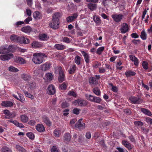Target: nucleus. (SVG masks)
Masks as SVG:
<instances>
[{
  "label": "nucleus",
  "mask_w": 152,
  "mask_h": 152,
  "mask_svg": "<svg viewBox=\"0 0 152 152\" xmlns=\"http://www.w3.org/2000/svg\"><path fill=\"white\" fill-rule=\"evenodd\" d=\"M85 124L83 123V119H79L75 125V127L79 129H83L85 127Z\"/></svg>",
  "instance_id": "obj_11"
},
{
  "label": "nucleus",
  "mask_w": 152,
  "mask_h": 152,
  "mask_svg": "<svg viewBox=\"0 0 152 152\" xmlns=\"http://www.w3.org/2000/svg\"><path fill=\"white\" fill-rule=\"evenodd\" d=\"M26 14L28 16H30L31 15V10L29 9H27L26 10Z\"/></svg>",
  "instance_id": "obj_63"
},
{
  "label": "nucleus",
  "mask_w": 152,
  "mask_h": 152,
  "mask_svg": "<svg viewBox=\"0 0 152 152\" xmlns=\"http://www.w3.org/2000/svg\"><path fill=\"white\" fill-rule=\"evenodd\" d=\"M17 42L21 44H28L30 42V41L28 39L24 36H19Z\"/></svg>",
  "instance_id": "obj_9"
},
{
  "label": "nucleus",
  "mask_w": 152,
  "mask_h": 152,
  "mask_svg": "<svg viewBox=\"0 0 152 152\" xmlns=\"http://www.w3.org/2000/svg\"><path fill=\"white\" fill-rule=\"evenodd\" d=\"M24 92L26 95V96L30 98L31 99H32L34 98V96L32 95L31 94L28 93L27 91H24Z\"/></svg>",
  "instance_id": "obj_48"
},
{
  "label": "nucleus",
  "mask_w": 152,
  "mask_h": 152,
  "mask_svg": "<svg viewBox=\"0 0 152 152\" xmlns=\"http://www.w3.org/2000/svg\"><path fill=\"white\" fill-rule=\"evenodd\" d=\"M21 30L26 33H29L32 31V28L30 26H27L22 28Z\"/></svg>",
  "instance_id": "obj_20"
},
{
  "label": "nucleus",
  "mask_w": 152,
  "mask_h": 152,
  "mask_svg": "<svg viewBox=\"0 0 152 152\" xmlns=\"http://www.w3.org/2000/svg\"><path fill=\"white\" fill-rule=\"evenodd\" d=\"M135 74V72L131 70L127 71L125 72V74L127 77L134 76Z\"/></svg>",
  "instance_id": "obj_30"
},
{
  "label": "nucleus",
  "mask_w": 152,
  "mask_h": 152,
  "mask_svg": "<svg viewBox=\"0 0 152 152\" xmlns=\"http://www.w3.org/2000/svg\"><path fill=\"white\" fill-rule=\"evenodd\" d=\"M104 47L103 46L97 49L96 53L99 55H101L102 52L104 50Z\"/></svg>",
  "instance_id": "obj_44"
},
{
  "label": "nucleus",
  "mask_w": 152,
  "mask_h": 152,
  "mask_svg": "<svg viewBox=\"0 0 152 152\" xmlns=\"http://www.w3.org/2000/svg\"><path fill=\"white\" fill-rule=\"evenodd\" d=\"M73 104L75 106L78 105L81 107H84L87 105L88 102L85 100L78 99L75 101L73 102Z\"/></svg>",
  "instance_id": "obj_5"
},
{
  "label": "nucleus",
  "mask_w": 152,
  "mask_h": 152,
  "mask_svg": "<svg viewBox=\"0 0 152 152\" xmlns=\"http://www.w3.org/2000/svg\"><path fill=\"white\" fill-rule=\"evenodd\" d=\"M20 119L21 121L23 123L27 122L28 120V118L25 115H20Z\"/></svg>",
  "instance_id": "obj_28"
},
{
  "label": "nucleus",
  "mask_w": 152,
  "mask_h": 152,
  "mask_svg": "<svg viewBox=\"0 0 152 152\" xmlns=\"http://www.w3.org/2000/svg\"><path fill=\"white\" fill-rule=\"evenodd\" d=\"M8 70L10 72H17L18 71V70L17 68L11 66L9 67Z\"/></svg>",
  "instance_id": "obj_42"
},
{
  "label": "nucleus",
  "mask_w": 152,
  "mask_h": 152,
  "mask_svg": "<svg viewBox=\"0 0 152 152\" xmlns=\"http://www.w3.org/2000/svg\"><path fill=\"white\" fill-rule=\"evenodd\" d=\"M13 54L10 53L7 55H1L0 56L1 59L2 61L8 60L12 58H13Z\"/></svg>",
  "instance_id": "obj_12"
},
{
  "label": "nucleus",
  "mask_w": 152,
  "mask_h": 152,
  "mask_svg": "<svg viewBox=\"0 0 152 152\" xmlns=\"http://www.w3.org/2000/svg\"><path fill=\"white\" fill-rule=\"evenodd\" d=\"M36 85L35 83L33 82H31L29 84V86L30 89H34Z\"/></svg>",
  "instance_id": "obj_56"
},
{
  "label": "nucleus",
  "mask_w": 152,
  "mask_h": 152,
  "mask_svg": "<svg viewBox=\"0 0 152 152\" xmlns=\"http://www.w3.org/2000/svg\"><path fill=\"white\" fill-rule=\"evenodd\" d=\"M39 38L42 40L46 41L48 39L49 37L46 34H42L39 35Z\"/></svg>",
  "instance_id": "obj_31"
},
{
  "label": "nucleus",
  "mask_w": 152,
  "mask_h": 152,
  "mask_svg": "<svg viewBox=\"0 0 152 152\" xmlns=\"http://www.w3.org/2000/svg\"><path fill=\"white\" fill-rule=\"evenodd\" d=\"M51 152H58L57 148L56 146H53L51 149Z\"/></svg>",
  "instance_id": "obj_61"
},
{
  "label": "nucleus",
  "mask_w": 152,
  "mask_h": 152,
  "mask_svg": "<svg viewBox=\"0 0 152 152\" xmlns=\"http://www.w3.org/2000/svg\"><path fill=\"white\" fill-rule=\"evenodd\" d=\"M141 112L145 115L151 116L152 115V113L148 109L145 108H141Z\"/></svg>",
  "instance_id": "obj_24"
},
{
  "label": "nucleus",
  "mask_w": 152,
  "mask_h": 152,
  "mask_svg": "<svg viewBox=\"0 0 152 152\" xmlns=\"http://www.w3.org/2000/svg\"><path fill=\"white\" fill-rule=\"evenodd\" d=\"M62 41L64 42L69 43L70 42L69 39L67 37H62Z\"/></svg>",
  "instance_id": "obj_55"
},
{
  "label": "nucleus",
  "mask_w": 152,
  "mask_h": 152,
  "mask_svg": "<svg viewBox=\"0 0 152 152\" xmlns=\"http://www.w3.org/2000/svg\"><path fill=\"white\" fill-rule=\"evenodd\" d=\"M60 14L58 12L55 13L52 17V22L49 23V26L54 29L58 28L59 24V18Z\"/></svg>",
  "instance_id": "obj_2"
},
{
  "label": "nucleus",
  "mask_w": 152,
  "mask_h": 152,
  "mask_svg": "<svg viewBox=\"0 0 152 152\" xmlns=\"http://www.w3.org/2000/svg\"><path fill=\"white\" fill-rule=\"evenodd\" d=\"M131 103L134 104H139L141 103L142 101L140 99L135 96H131L129 98Z\"/></svg>",
  "instance_id": "obj_7"
},
{
  "label": "nucleus",
  "mask_w": 152,
  "mask_h": 152,
  "mask_svg": "<svg viewBox=\"0 0 152 152\" xmlns=\"http://www.w3.org/2000/svg\"><path fill=\"white\" fill-rule=\"evenodd\" d=\"M146 121L148 123L152 125V119L149 117H146L145 118Z\"/></svg>",
  "instance_id": "obj_57"
},
{
  "label": "nucleus",
  "mask_w": 152,
  "mask_h": 152,
  "mask_svg": "<svg viewBox=\"0 0 152 152\" xmlns=\"http://www.w3.org/2000/svg\"><path fill=\"white\" fill-rule=\"evenodd\" d=\"M39 13L38 11L35 12L33 13V17L35 19L39 18Z\"/></svg>",
  "instance_id": "obj_50"
},
{
  "label": "nucleus",
  "mask_w": 152,
  "mask_h": 152,
  "mask_svg": "<svg viewBox=\"0 0 152 152\" xmlns=\"http://www.w3.org/2000/svg\"><path fill=\"white\" fill-rule=\"evenodd\" d=\"M67 83L65 82L63 83L62 84L60 85L59 88L61 90H66V89Z\"/></svg>",
  "instance_id": "obj_46"
},
{
  "label": "nucleus",
  "mask_w": 152,
  "mask_h": 152,
  "mask_svg": "<svg viewBox=\"0 0 152 152\" xmlns=\"http://www.w3.org/2000/svg\"><path fill=\"white\" fill-rule=\"evenodd\" d=\"M36 129L39 132H42L45 130L44 126L42 124H38L36 127Z\"/></svg>",
  "instance_id": "obj_23"
},
{
  "label": "nucleus",
  "mask_w": 152,
  "mask_h": 152,
  "mask_svg": "<svg viewBox=\"0 0 152 152\" xmlns=\"http://www.w3.org/2000/svg\"><path fill=\"white\" fill-rule=\"evenodd\" d=\"M81 58L79 56L77 55L76 56L75 61L76 64L77 65H79L80 64V60Z\"/></svg>",
  "instance_id": "obj_36"
},
{
  "label": "nucleus",
  "mask_w": 152,
  "mask_h": 152,
  "mask_svg": "<svg viewBox=\"0 0 152 152\" xmlns=\"http://www.w3.org/2000/svg\"><path fill=\"white\" fill-rule=\"evenodd\" d=\"M68 106V104L66 102H64L61 104V107L63 108H65Z\"/></svg>",
  "instance_id": "obj_62"
},
{
  "label": "nucleus",
  "mask_w": 152,
  "mask_h": 152,
  "mask_svg": "<svg viewBox=\"0 0 152 152\" xmlns=\"http://www.w3.org/2000/svg\"><path fill=\"white\" fill-rule=\"evenodd\" d=\"M111 17L114 21L116 23L120 22L124 17V15L122 14H115L112 15Z\"/></svg>",
  "instance_id": "obj_8"
},
{
  "label": "nucleus",
  "mask_w": 152,
  "mask_h": 152,
  "mask_svg": "<svg viewBox=\"0 0 152 152\" xmlns=\"http://www.w3.org/2000/svg\"><path fill=\"white\" fill-rule=\"evenodd\" d=\"M122 143L129 150H131L133 147V145H132L129 141L126 140H123L122 142Z\"/></svg>",
  "instance_id": "obj_15"
},
{
  "label": "nucleus",
  "mask_w": 152,
  "mask_h": 152,
  "mask_svg": "<svg viewBox=\"0 0 152 152\" xmlns=\"http://www.w3.org/2000/svg\"><path fill=\"white\" fill-rule=\"evenodd\" d=\"M69 110L68 109H66L64 110L63 111L64 115L65 116L69 114V112H69Z\"/></svg>",
  "instance_id": "obj_60"
},
{
  "label": "nucleus",
  "mask_w": 152,
  "mask_h": 152,
  "mask_svg": "<svg viewBox=\"0 0 152 152\" xmlns=\"http://www.w3.org/2000/svg\"><path fill=\"white\" fill-rule=\"evenodd\" d=\"M48 93L50 95H53L56 92V89L54 86L52 84L50 85L48 88Z\"/></svg>",
  "instance_id": "obj_13"
},
{
  "label": "nucleus",
  "mask_w": 152,
  "mask_h": 152,
  "mask_svg": "<svg viewBox=\"0 0 152 152\" xmlns=\"http://www.w3.org/2000/svg\"><path fill=\"white\" fill-rule=\"evenodd\" d=\"M100 77L99 75H96L95 77H90L89 79V83L91 85H97L98 83V80Z\"/></svg>",
  "instance_id": "obj_6"
},
{
  "label": "nucleus",
  "mask_w": 152,
  "mask_h": 152,
  "mask_svg": "<svg viewBox=\"0 0 152 152\" xmlns=\"http://www.w3.org/2000/svg\"><path fill=\"white\" fill-rule=\"evenodd\" d=\"M140 37L143 40H145L146 39V34L144 31H142L141 33Z\"/></svg>",
  "instance_id": "obj_47"
},
{
  "label": "nucleus",
  "mask_w": 152,
  "mask_h": 152,
  "mask_svg": "<svg viewBox=\"0 0 152 152\" xmlns=\"http://www.w3.org/2000/svg\"><path fill=\"white\" fill-rule=\"evenodd\" d=\"M55 48L58 50H63L65 49V46L63 45L56 44L54 46Z\"/></svg>",
  "instance_id": "obj_33"
},
{
  "label": "nucleus",
  "mask_w": 152,
  "mask_h": 152,
  "mask_svg": "<svg viewBox=\"0 0 152 152\" xmlns=\"http://www.w3.org/2000/svg\"><path fill=\"white\" fill-rule=\"evenodd\" d=\"M1 151L2 152H12L11 150L7 146L3 147L1 149Z\"/></svg>",
  "instance_id": "obj_41"
},
{
  "label": "nucleus",
  "mask_w": 152,
  "mask_h": 152,
  "mask_svg": "<svg viewBox=\"0 0 152 152\" xmlns=\"http://www.w3.org/2000/svg\"><path fill=\"white\" fill-rule=\"evenodd\" d=\"M68 94L69 95L72 96L74 97H75L76 96V94L73 91H69L68 92Z\"/></svg>",
  "instance_id": "obj_58"
},
{
  "label": "nucleus",
  "mask_w": 152,
  "mask_h": 152,
  "mask_svg": "<svg viewBox=\"0 0 152 152\" xmlns=\"http://www.w3.org/2000/svg\"><path fill=\"white\" fill-rule=\"evenodd\" d=\"M78 15L77 13H75L69 16L66 18V22L68 23L71 22L75 20L77 17Z\"/></svg>",
  "instance_id": "obj_10"
},
{
  "label": "nucleus",
  "mask_w": 152,
  "mask_h": 152,
  "mask_svg": "<svg viewBox=\"0 0 152 152\" xmlns=\"http://www.w3.org/2000/svg\"><path fill=\"white\" fill-rule=\"evenodd\" d=\"M18 95L19 96L18 97L17 95L14 94H13V96L17 100H19L21 102H23L24 101V98L23 96L20 94H18Z\"/></svg>",
  "instance_id": "obj_27"
},
{
  "label": "nucleus",
  "mask_w": 152,
  "mask_h": 152,
  "mask_svg": "<svg viewBox=\"0 0 152 152\" xmlns=\"http://www.w3.org/2000/svg\"><path fill=\"white\" fill-rule=\"evenodd\" d=\"M93 92L96 95L99 96L100 95L101 92L99 89L97 88L96 87L93 89Z\"/></svg>",
  "instance_id": "obj_35"
},
{
  "label": "nucleus",
  "mask_w": 152,
  "mask_h": 152,
  "mask_svg": "<svg viewBox=\"0 0 152 152\" xmlns=\"http://www.w3.org/2000/svg\"><path fill=\"white\" fill-rule=\"evenodd\" d=\"M31 45L33 47H39L40 46L39 43L36 41L33 42L31 44Z\"/></svg>",
  "instance_id": "obj_49"
},
{
  "label": "nucleus",
  "mask_w": 152,
  "mask_h": 152,
  "mask_svg": "<svg viewBox=\"0 0 152 152\" xmlns=\"http://www.w3.org/2000/svg\"><path fill=\"white\" fill-rule=\"evenodd\" d=\"M64 141L65 142H69L71 140V136L69 133H65L64 136Z\"/></svg>",
  "instance_id": "obj_25"
},
{
  "label": "nucleus",
  "mask_w": 152,
  "mask_h": 152,
  "mask_svg": "<svg viewBox=\"0 0 152 152\" xmlns=\"http://www.w3.org/2000/svg\"><path fill=\"white\" fill-rule=\"evenodd\" d=\"M8 45H5L0 47V54H4L8 53Z\"/></svg>",
  "instance_id": "obj_17"
},
{
  "label": "nucleus",
  "mask_w": 152,
  "mask_h": 152,
  "mask_svg": "<svg viewBox=\"0 0 152 152\" xmlns=\"http://www.w3.org/2000/svg\"><path fill=\"white\" fill-rule=\"evenodd\" d=\"M148 63L145 61H144L142 63V66L144 69H148Z\"/></svg>",
  "instance_id": "obj_54"
},
{
  "label": "nucleus",
  "mask_w": 152,
  "mask_h": 152,
  "mask_svg": "<svg viewBox=\"0 0 152 152\" xmlns=\"http://www.w3.org/2000/svg\"><path fill=\"white\" fill-rule=\"evenodd\" d=\"M111 2V0H103L102 4L105 7L108 6Z\"/></svg>",
  "instance_id": "obj_38"
},
{
  "label": "nucleus",
  "mask_w": 152,
  "mask_h": 152,
  "mask_svg": "<svg viewBox=\"0 0 152 152\" xmlns=\"http://www.w3.org/2000/svg\"><path fill=\"white\" fill-rule=\"evenodd\" d=\"M16 61L17 63L21 64H24L25 63V60L22 58L20 57H18V59H17Z\"/></svg>",
  "instance_id": "obj_45"
},
{
  "label": "nucleus",
  "mask_w": 152,
  "mask_h": 152,
  "mask_svg": "<svg viewBox=\"0 0 152 152\" xmlns=\"http://www.w3.org/2000/svg\"><path fill=\"white\" fill-rule=\"evenodd\" d=\"M32 61L35 64H40L43 62L44 58L47 57V56L44 53H35L33 54Z\"/></svg>",
  "instance_id": "obj_1"
},
{
  "label": "nucleus",
  "mask_w": 152,
  "mask_h": 152,
  "mask_svg": "<svg viewBox=\"0 0 152 152\" xmlns=\"http://www.w3.org/2000/svg\"><path fill=\"white\" fill-rule=\"evenodd\" d=\"M88 7L89 9L92 11L96 9L97 4H95L89 3L88 5Z\"/></svg>",
  "instance_id": "obj_26"
},
{
  "label": "nucleus",
  "mask_w": 152,
  "mask_h": 152,
  "mask_svg": "<svg viewBox=\"0 0 152 152\" xmlns=\"http://www.w3.org/2000/svg\"><path fill=\"white\" fill-rule=\"evenodd\" d=\"M46 79L49 81H51L53 79V76L51 73H47L45 75Z\"/></svg>",
  "instance_id": "obj_32"
},
{
  "label": "nucleus",
  "mask_w": 152,
  "mask_h": 152,
  "mask_svg": "<svg viewBox=\"0 0 152 152\" xmlns=\"http://www.w3.org/2000/svg\"><path fill=\"white\" fill-rule=\"evenodd\" d=\"M134 123L135 125L137 126H142L144 124L142 122L138 121H135Z\"/></svg>",
  "instance_id": "obj_51"
},
{
  "label": "nucleus",
  "mask_w": 152,
  "mask_h": 152,
  "mask_svg": "<svg viewBox=\"0 0 152 152\" xmlns=\"http://www.w3.org/2000/svg\"><path fill=\"white\" fill-rule=\"evenodd\" d=\"M8 53L10 52H13L15 51V49L12 45H10L7 48Z\"/></svg>",
  "instance_id": "obj_43"
},
{
  "label": "nucleus",
  "mask_w": 152,
  "mask_h": 152,
  "mask_svg": "<svg viewBox=\"0 0 152 152\" xmlns=\"http://www.w3.org/2000/svg\"><path fill=\"white\" fill-rule=\"evenodd\" d=\"M19 36L15 34H12L10 36V39L13 42H17Z\"/></svg>",
  "instance_id": "obj_29"
},
{
  "label": "nucleus",
  "mask_w": 152,
  "mask_h": 152,
  "mask_svg": "<svg viewBox=\"0 0 152 152\" xmlns=\"http://www.w3.org/2000/svg\"><path fill=\"white\" fill-rule=\"evenodd\" d=\"M131 36L132 38H137L139 37L138 35L136 33H132L131 34Z\"/></svg>",
  "instance_id": "obj_64"
},
{
  "label": "nucleus",
  "mask_w": 152,
  "mask_h": 152,
  "mask_svg": "<svg viewBox=\"0 0 152 152\" xmlns=\"http://www.w3.org/2000/svg\"><path fill=\"white\" fill-rule=\"evenodd\" d=\"M93 20L97 24L99 25L101 23V20L97 16H94L93 17Z\"/></svg>",
  "instance_id": "obj_40"
},
{
  "label": "nucleus",
  "mask_w": 152,
  "mask_h": 152,
  "mask_svg": "<svg viewBox=\"0 0 152 152\" xmlns=\"http://www.w3.org/2000/svg\"><path fill=\"white\" fill-rule=\"evenodd\" d=\"M81 52L84 56L86 62V63H89L90 60V57L89 55L84 51H81Z\"/></svg>",
  "instance_id": "obj_22"
},
{
  "label": "nucleus",
  "mask_w": 152,
  "mask_h": 152,
  "mask_svg": "<svg viewBox=\"0 0 152 152\" xmlns=\"http://www.w3.org/2000/svg\"><path fill=\"white\" fill-rule=\"evenodd\" d=\"M55 73H59L58 80L60 83L62 82L65 80V75L63 71L62 68L61 66H57L55 68Z\"/></svg>",
  "instance_id": "obj_3"
},
{
  "label": "nucleus",
  "mask_w": 152,
  "mask_h": 152,
  "mask_svg": "<svg viewBox=\"0 0 152 152\" xmlns=\"http://www.w3.org/2000/svg\"><path fill=\"white\" fill-rule=\"evenodd\" d=\"M130 60L134 62V64L135 66H137L139 63L138 59L134 56L130 55L129 56Z\"/></svg>",
  "instance_id": "obj_19"
},
{
  "label": "nucleus",
  "mask_w": 152,
  "mask_h": 152,
  "mask_svg": "<svg viewBox=\"0 0 152 152\" xmlns=\"http://www.w3.org/2000/svg\"><path fill=\"white\" fill-rule=\"evenodd\" d=\"M51 64L49 62H46L45 64L41 65V69L44 71L48 70L50 68Z\"/></svg>",
  "instance_id": "obj_18"
},
{
  "label": "nucleus",
  "mask_w": 152,
  "mask_h": 152,
  "mask_svg": "<svg viewBox=\"0 0 152 152\" xmlns=\"http://www.w3.org/2000/svg\"><path fill=\"white\" fill-rule=\"evenodd\" d=\"M80 111V109L76 108L73 110L72 112L74 114L77 115L79 114Z\"/></svg>",
  "instance_id": "obj_53"
},
{
  "label": "nucleus",
  "mask_w": 152,
  "mask_h": 152,
  "mask_svg": "<svg viewBox=\"0 0 152 152\" xmlns=\"http://www.w3.org/2000/svg\"><path fill=\"white\" fill-rule=\"evenodd\" d=\"M128 26L126 23H124L122 25L121 28L120 29L121 32L122 33H125L128 30Z\"/></svg>",
  "instance_id": "obj_16"
},
{
  "label": "nucleus",
  "mask_w": 152,
  "mask_h": 152,
  "mask_svg": "<svg viewBox=\"0 0 152 152\" xmlns=\"http://www.w3.org/2000/svg\"><path fill=\"white\" fill-rule=\"evenodd\" d=\"M32 20V18L31 17H28L27 18H26L24 20V22L25 23L28 24V23L30 21H31Z\"/></svg>",
  "instance_id": "obj_59"
},
{
  "label": "nucleus",
  "mask_w": 152,
  "mask_h": 152,
  "mask_svg": "<svg viewBox=\"0 0 152 152\" xmlns=\"http://www.w3.org/2000/svg\"><path fill=\"white\" fill-rule=\"evenodd\" d=\"M76 66L75 65H72L70 67L69 71V73L70 74L73 73L76 70Z\"/></svg>",
  "instance_id": "obj_34"
},
{
  "label": "nucleus",
  "mask_w": 152,
  "mask_h": 152,
  "mask_svg": "<svg viewBox=\"0 0 152 152\" xmlns=\"http://www.w3.org/2000/svg\"><path fill=\"white\" fill-rule=\"evenodd\" d=\"M22 77L26 81L28 80L31 78V76L30 75L25 74H23Z\"/></svg>",
  "instance_id": "obj_39"
},
{
  "label": "nucleus",
  "mask_w": 152,
  "mask_h": 152,
  "mask_svg": "<svg viewBox=\"0 0 152 152\" xmlns=\"http://www.w3.org/2000/svg\"><path fill=\"white\" fill-rule=\"evenodd\" d=\"M13 103L10 101H3L2 102V106L6 107H11L13 106Z\"/></svg>",
  "instance_id": "obj_14"
},
{
  "label": "nucleus",
  "mask_w": 152,
  "mask_h": 152,
  "mask_svg": "<svg viewBox=\"0 0 152 152\" xmlns=\"http://www.w3.org/2000/svg\"><path fill=\"white\" fill-rule=\"evenodd\" d=\"M16 149L20 152H27V151L24 148L22 147L19 145H17L16 146Z\"/></svg>",
  "instance_id": "obj_37"
},
{
  "label": "nucleus",
  "mask_w": 152,
  "mask_h": 152,
  "mask_svg": "<svg viewBox=\"0 0 152 152\" xmlns=\"http://www.w3.org/2000/svg\"><path fill=\"white\" fill-rule=\"evenodd\" d=\"M85 96L87 100L92 102L100 103L101 101V99L100 98L91 95L86 94L85 95Z\"/></svg>",
  "instance_id": "obj_4"
},
{
  "label": "nucleus",
  "mask_w": 152,
  "mask_h": 152,
  "mask_svg": "<svg viewBox=\"0 0 152 152\" xmlns=\"http://www.w3.org/2000/svg\"><path fill=\"white\" fill-rule=\"evenodd\" d=\"M27 136L31 139H33L34 138V135L32 132H28L26 133Z\"/></svg>",
  "instance_id": "obj_52"
},
{
  "label": "nucleus",
  "mask_w": 152,
  "mask_h": 152,
  "mask_svg": "<svg viewBox=\"0 0 152 152\" xmlns=\"http://www.w3.org/2000/svg\"><path fill=\"white\" fill-rule=\"evenodd\" d=\"M43 121L45 123L46 125L49 126L51 125V122L50 121L48 118L45 115H44L42 117Z\"/></svg>",
  "instance_id": "obj_21"
}]
</instances>
